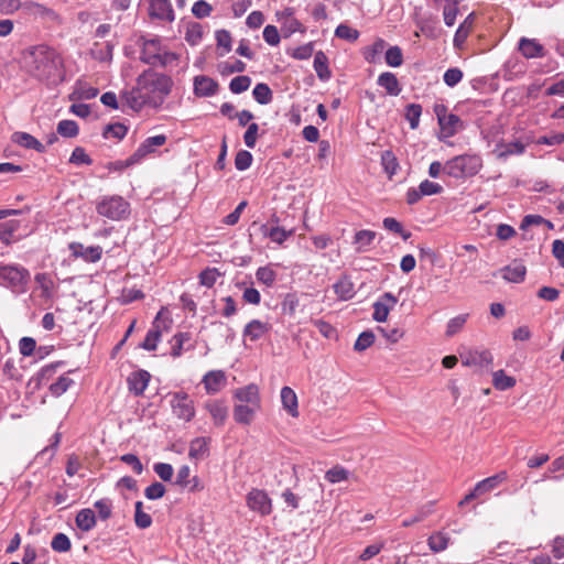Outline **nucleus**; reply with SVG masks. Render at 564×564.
<instances>
[{
    "label": "nucleus",
    "instance_id": "nucleus-1",
    "mask_svg": "<svg viewBox=\"0 0 564 564\" xmlns=\"http://www.w3.org/2000/svg\"><path fill=\"white\" fill-rule=\"evenodd\" d=\"M172 80L169 76L152 70L143 72L137 79V86L123 94L127 105L133 110L144 106L159 107L170 94Z\"/></svg>",
    "mask_w": 564,
    "mask_h": 564
},
{
    "label": "nucleus",
    "instance_id": "nucleus-2",
    "mask_svg": "<svg viewBox=\"0 0 564 564\" xmlns=\"http://www.w3.org/2000/svg\"><path fill=\"white\" fill-rule=\"evenodd\" d=\"M28 73L35 79L56 85L64 77V62L61 54L47 45H36L25 55Z\"/></svg>",
    "mask_w": 564,
    "mask_h": 564
},
{
    "label": "nucleus",
    "instance_id": "nucleus-3",
    "mask_svg": "<svg viewBox=\"0 0 564 564\" xmlns=\"http://www.w3.org/2000/svg\"><path fill=\"white\" fill-rule=\"evenodd\" d=\"M177 59V55L165 48L159 37L143 41L141 61L153 66H167Z\"/></svg>",
    "mask_w": 564,
    "mask_h": 564
},
{
    "label": "nucleus",
    "instance_id": "nucleus-4",
    "mask_svg": "<svg viewBox=\"0 0 564 564\" xmlns=\"http://www.w3.org/2000/svg\"><path fill=\"white\" fill-rule=\"evenodd\" d=\"M481 167V160L477 155H458L444 164V173L460 178L475 175Z\"/></svg>",
    "mask_w": 564,
    "mask_h": 564
},
{
    "label": "nucleus",
    "instance_id": "nucleus-5",
    "mask_svg": "<svg viewBox=\"0 0 564 564\" xmlns=\"http://www.w3.org/2000/svg\"><path fill=\"white\" fill-rule=\"evenodd\" d=\"M172 324L173 321L169 312L165 308H161L140 347L149 351L155 350L162 335L171 330Z\"/></svg>",
    "mask_w": 564,
    "mask_h": 564
},
{
    "label": "nucleus",
    "instance_id": "nucleus-6",
    "mask_svg": "<svg viewBox=\"0 0 564 564\" xmlns=\"http://www.w3.org/2000/svg\"><path fill=\"white\" fill-rule=\"evenodd\" d=\"M98 215L111 220H121L130 214V204L121 196H105L96 206Z\"/></svg>",
    "mask_w": 564,
    "mask_h": 564
},
{
    "label": "nucleus",
    "instance_id": "nucleus-7",
    "mask_svg": "<svg viewBox=\"0 0 564 564\" xmlns=\"http://www.w3.org/2000/svg\"><path fill=\"white\" fill-rule=\"evenodd\" d=\"M30 280V272L22 265L0 264V281L6 286L23 292Z\"/></svg>",
    "mask_w": 564,
    "mask_h": 564
},
{
    "label": "nucleus",
    "instance_id": "nucleus-8",
    "mask_svg": "<svg viewBox=\"0 0 564 564\" xmlns=\"http://www.w3.org/2000/svg\"><path fill=\"white\" fill-rule=\"evenodd\" d=\"M170 395L173 414L185 422L192 421L195 416V405L189 395L183 391L173 392Z\"/></svg>",
    "mask_w": 564,
    "mask_h": 564
},
{
    "label": "nucleus",
    "instance_id": "nucleus-9",
    "mask_svg": "<svg viewBox=\"0 0 564 564\" xmlns=\"http://www.w3.org/2000/svg\"><path fill=\"white\" fill-rule=\"evenodd\" d=\"M248 508L264 517L272 512V500L268 494L258 488H252L246 497Z\"/></svg>",
    "mask_w": 564,
    "mask_h": 564
},
{
    "label": "nucleus",
    "instance_id": "nucleus-10",
    "mask_svg": "<svg viewBox=\"0 0 564 564\" xmlns=\"http://www.w3.org/2000/svg\"><path fill=\"white\" fill-rule=\"evenodd\" d=\"M518 50L527 59L542 58L546 55L545 47L538 40L524 36L519 40Z\"/></svg>",
    "mask_w": 564,
    "mask_h": 564
},
{
    "label": "nucleus",
    "instance_id": "nucleus-11",
    "mask_svg": "<svg viewBox=\"0 0 564 564\" xmlns=\"http://www.w3.org/2000/svg\"><path fill=\"white\" fill-rule=\"evenodd\" d=\"M397 302V297L390 292H386L383 295H381L380 299L373 304V319L379 323L386 322L389 312L394 307Z\"/></svg>",
    "mask_w": 564,
    "mask_h": 564
},
{
    "label": "nucleus",
    "instance_id": "nucleus-12",
    "mask_svg": "<svg viewBox=\"0 0 564 564\" xmlns=\"http://www.w3.org/2000/svg\"><path fill=\"white\" fill-rule=\"evenodd\" d=\"M149 14L153 19L173 22L174 10L170 0H149Z\"/></svg>",
    "mask_w": 564,
    "mask_h": 564
},
{
    "label": "nucleus",
    "instance_id": "nucleus-13",
    "mask_svg": "<svg viewBox=\"0 0 564 564\" xmlns=\"http://www.w3.org/2000/svg\"><path fill=\"white\" fill-rule=\"evenodd\" d=\"M72 254L76 258H82L86 262L95 263L101 259L102 248L100 246L85 247L80 242H72L69 245Z\"/></svg>",
    "mask_w": 564,
    "mask_h": 564
},
{
    "label": "nucleus",
    "instance_id": "nucleus-14",
    "mask_svg": "<svg viewBox=\"0 0 564 564\" xmlns=\"http://www.w3.org/2000/svg\"><path fill=\"white\" fill-rule=\"evenodd\" d=\"M234 395L238 403L261 408L259 387L254 383L237 389Z\"/></svg>",
    "mask_w": 564,
    "mask_h": 564
},
{
    "label": "nucleus",
    "instance_id": "nucleus-15",
    "mask_svg": "<svg viewBox=\"0 0 564 564\" xmlns=\"http://www.w3.org/2000/svg\"><path fill=\"white\" fill-rule=\"evenodd\" d=\"M21 8H23L24 12L29 17H33L35 19H42L47 21H55L58 19V14L53 9L42 3L26 1L21 6Z\"/></svg>",
    "mask_w": 564,
    "mask_h": 564
},
{
    "label": "nucleus",
    "instance_id": "nucleus-16",
    "mask_svg": "<svg viewBox=\"0 0 564 564\" xmlns=\"http://www.w3.org/2000/svg\"><path fill=\"white\" fill-rule=\"evenodd\" d=\"M226 382V373L223 370L208 371L202 379V383L208 394H215L221 391Z\"/></svg>",
    "mask_w": 564,
    "mask_h": 564
},
{
    "label": "nucleus",
    "instance_id": "nucleus-17",
    "mask_svg": "<svg viewBox=\"0 0 564 564\" xmlns=\"http://www.w3.org/2000/svg\"><path fill=\"white\" fill-rule=\"evenodd\" d=\"M492 355L489 350H470L466 355H462L464 366H476L488 368L492 364Z\"/></svg>",
    "mask_w": 564,
    "mask_h": 564
},
{
    "label": "nucleus",
    "instance_id": "nucleus-18",
    "mask_svg": "<svg viewBox=\"0 0 564 564\" xmlns=\"http://www.w3.org/2000/svg\"><path fill=\"white\" fill-rule=\"evenodd\" d=\"M166 142L164 134H158L147 138L138 149L132 153L140 163L145 156L153 153L156 148L162 147Z\"/></svg>",
    "mask_w": 564,
    "mask_h": 564
},
{
    "label": "nucleus",
    "instance_id": "nucleus-19",
    "mask_svg": "<svg viewBox=\"0 0 564 564\" xmlns=\"http://www.w3.org/2000/svg\"><path fill=\"white\" fill-rule=\"evenodd\" d=\"M204 409L212 416L216 426L225 424L228 416V408L221 400H208L204 403Z\"/></svg>",
    "mask_w": 564,
    "mask_h": 564
},
{
    "label": "nucleus",
    "instance_id": "nucleus-20",
    "mask_svg": "<svg viewBox=\"0 0 564 564\" xmlns=\"http://www.w3.org/2000/svg\"><path fill=\"white\" fill-rule=\"evenodd\" d=\"M218 90L216 80L208 76H196L194 79V93L198 97L214 96Z\"/></svg>",
    "mask_w": 564,
    "mask_h": 564
},
{
    "label": "nucleus",
    "instance_id": "nucleus-21",
    "mask_svg": "<svg viewBox=\"0 0 564 564\" xmlns=\"http://www.w3.org/2000/svg\"><path fill=\"white\" fill-rule=\"evenodd\" d=\"M438 124L441 128L442 139L451 138L464 129V122L458 116L454 113H449L445 119H441Z\"/></svg>",
    "mask_w": 564,
    "mask_h": 564
},
{
    "label": "nucleus",
    "instance_id": "nucleus-22",
    "mask_svg": "<svg viewBox=\"0 0 564 564\" xmlns=\"http://www.w3.org/2000/svg\"><path fill=\"white\" fill-rule=\"evenodd\" d=\"M150 373L145 370H139L130 375L128 378L129 390L135 395H141L148 388Z\"/></svg>",
    "mask_w": 564,
    "mask_h": 564
},
{
    "label": "nucleus",
    "instance_id": "nucleus-23",
    "mask_svg": "<svg viewBox=\"0 0 564 564\" xmlns=\"http://www.w3.org/2000/svg\"><path fill=\"white\" fill-rule=\"evenodd\" d=\"M281 402L283 409L292 416H299V401L294 390L290 387H283L281 389Z\"/></svg>",
    "mask_w": 564,
    "mask_h": 564
},
{
    "label": "nucleus",
    "instance_id": "nucleus-24",
    "mask_svg": "<svg viewBox=\"0 0 564 564\" xmlns=\"http://www.w3.org/2000/svg\"><path fill=\"white\" fill-rule=\"evenodd\" d=\"M503 280L511 283H520L524 280L527 269L520 262H512L500 271Z\"/></svg>",
    "mask_w": 564,
    "mask_h": 564
},
{
    "label": "nucleus",
    "instance_id": "nucleus-25",
    "mask_svg": "<svg viewBox=\"0 0 564 564\" xmlns=\"http://www.w3.org/2000/svg\"><path fill=\"white\" fill-rule=\"evenodd\" d=\"M271 326L259 319H252L249 322L243 329V336L254 341L261 338L264 334L270 330Z\"/></svg>",
    "mask_w": 564,
    "mask_h": 564
},
{
    "label": "nucleus",
    "instance_id": "nucleus-26",
    "mask_svg": "<svg viewBox=\"0 0 564 564\" xmlns=\"http://www.w3.org/2000/svg\"><path fill=\"white\" fill-rule=\"evenodd\" d=\"M378 85L386 89L390 96H398L401 93V86L393 73L384 72L378 77Z\"/></svg>",
    "mask_w": 564,
    "mask_h": 564
},
{
    "label": "nucleus",
    "instance_id": "nucleus-27",
    "mask_svg": "<svg viewBox=\"0 0 564 564\" xmlns=\"http://www.w3.org/2000/svg\"><path fill=\"white\" fill-rule=\"evenodd\" d=\"M258 410H260V408L237 403L234 408V419L237 423L248 425L253 420Z\"/></svg>",
    "mask_w": 564,
    "mask_h": 564
},
{
    "label": "nucleus",
    "instance_id": "nucleus-28",
    "mask_svg": "<svg viewBox=\"0 0 564 564\" xmlns=\"http://www.w3.org/2000/svg\"><path fill=\"white\" fill-rule=\"evenodd\" d=\"M508 478L507 471H500L494 476H490L479 482L476 484V491L480 494V496L489 492L495 489L499 484L506 481Z\"/></svg>",
    "mask_w": 564,
    "mask_h": 564
},
{
    "label": "nucleus",
    "instance_id": "nucleus-29",
    "mask_svg": "<svg viewBox=\"0 0 564 564\" xmlns=\"http://www.w3.org/2000/svg\"><path fill=\"white\" fill-rule=\"evenodd\" d=\"M209 442L208 437H196L189 444L188 455L194 459H203L208 455L209 451Z\"/></svg>",
    "mask_w": 564,
    "mask_h": 564
},
{
    "label": "nucleus",
    "instance_id": "nucleus-30",
    "mask_svg": "<svg viewBox=\"0 0 564 564\" xmlns=\"http://www.w3.org/2000/svg\"><path fill=\"white\" fill-rule=\"evenodd\" d=\"M75 522L78 529L88 532L96 525V516L89 508L82 509L77 513Z\"/></svg>",
    "mask_w": 564,
    "mask_h": 564
},
{
    "label": "nucleus",
    "instance_id": "nucleus-31",
    "mask_svg": "<svg viewBox=\"0 0 564 564\" xmlns=\"http://www.w3.org/2000/svg\"><path fill=\"white\" fill-rule=\"evenodd\" d=\"M13 141L25 149H34L39 152L44 151V145L26 132H15L13 134Z\"/></svg>",
    "mask_w": 564,
    "mask_h": 564
},
{
    "label": "nucleus",
    "instance_id": "nucleus-32",
    "mask_svg": "<svg viewBox=\"0 0 564 564\" xmlns=\"http://www.w3.org/2000/svg\"><path fill=\"white\" fill-rule=\"evenodd\" d=\"M113 46L110 43L100 44L94 43L90 47V56L99 62H109L112 58Z\"/></svg>",
    "mask_w": 564,
    "mask_h": 564
},
{
    "label": "nucleus",
    "instance_id": "nucleus-33",
    "mask_svg": "<svg viewBox=\"0 0 564 564\" xmlns=\"http://www.w3.org/2000/svg\"><path fill=\"white\" fill-rule=\"evenodd\" d=\"M334 291L344 301L350 300L355 295L354 283L346 276L334 284Z\"/></svg>",
    "mask_w": 564,
    "mask_h": 564
},
{
    "label": "nucleus",
    "instance_id": "nucleus-34",
    "mask_svg": "<svg viewBox=\"0 0 564 564\" xmlns=\"http://www.w3.org/2000/svg\"><path fill=\"white\" fill-rule=\"evenodd\" d=\"M386 41L382 39H378L373 42L372 45L366 47L364 50V57L368 63L375 64L379 61L380 55L386 48Z\"/></svg>",
    "mask_w": 564,
    "mask_h": 564
},
{
    "label": "nucleus",
    "instance_id": "nucleus-35",
    "mask_svg": "<svg viewBox=\"0 0 564 564\" xmlns=\"http://www.w3.org/2000/svg\"><path fill=\"white\" fill-rule=\"evenodd\" d=\"M376 238V232L371 230H359L356 232L354 243L357 245L358 252H365Z\"/></svg>",
    "mask_w": 564,
    "mask_h": 564
},
{
    "label": "nucleus",
    "instance_id": "nucleus-36",
    "mask_svg": "<svg viewBox=\"0 0 564 564\" xmlns=\"http://www.w3.org/2000/svg\"><path fill=\"white\" fill-rule=\"evenodd\" d=\"M191 340L189 333H178L173 336V345L171 355L176 358L180 357L184 350H189L192 346L185 347V344Z\"/></svg>",
    "mask_w": 564,
    "mask_h": 564
},
{
    "label": "nucleus",
    "instance_id": "nucleus-37",
    "mask_svg": "<svg viewBox=\"0 0 564 564\" xmlns=\"http://www.w3.org/2000/svg\"><path fill=\"white\" fill-rule=\"evenodd\" d=\"M492 384L497 390L505 391L516 386V379L498 370L492 373Z\"/></svg>",
    "mask_w": 564,
    "mask_h": 564
},
{
    "label": "nucleus",
    "instance_id": "nucleus-38",
    "mask_svg": "<svg viewBox=\"0 0 564 564\" xmlns=\"http://www.w3.org/2000/svg\"><path fill=\"white\" fill-rule=\"evenodd\" d=\"M217 41V50L220 56L229 53L231 51V35L227 30H218L215 34Z\"/></svg>",
    "mask_w": 564,
    "mask_h": 564
},
{
    "label": "nucleus",
    "instance_id": "nucleus-39",
    "mask_svg": "<svg viewBox=\"0 0 564 564\" xmlns=\"http://www.w3.org/2000/svg\"><path fill=\"white\" fill-rule=\"evenodd\" d=\"M381 164L384 172L391 178L399 169V163L395 155L391 151H383L381 154Z\"/></svg>",
    "mask_w": 564,
    "mask_h": 564
},
{
    "label": "nucleus",
    "instance_id": "nucleus-40",
    "mask_svg": "<svg viewBox=\"0 0 564 564\" xmlns=\"http://www.w3.org/2000/svg\"><path fill=\"white\" fill-rule=\"evenodd\" d=\"M134 507H135V511H134L135 525L140 529L149 528L152 524V518L149 513L143 511L142 501H137Z\"/></svg>",
    "mask_w": 564,
    "mask_h": 564
},
{
    "label": "nucleus",
    "instance_id": "nucleus-41",
    "mask_svg": "<svg viewBox=\"0 0 564 564\" xmlns=\"http://www.w3.org/2000/svg\"><path fill=\"white\" fill-rule=\"evenodd\" d=\"M314 69L321 79H327L330 76L327 66V58L323 52H318L314 56Z\"/></svg>",
    "mask_w": 564,
    "mask_h": 564
},
{
    "label": "nucleus",
    "instance_id": "nucleus-42",
    "mask_svg": "<svg viewBox=\"0 0 564 564\" xmlns=\"http://www.w3.org/2000/svg\"><path fill=\"white\" fill-rule=\"evenodd\" d=\"M74 383L73 379L68 376H61L54 383L50 386V392L54 397H61L65 393L69 387Z\"/></svg>",
    "mask_w": 564,
    "mask_h": 564
},
{
    "label": "nucleus",
    "instance_id": "nucleus-43",
    "mask_svg": "<svg viewBox=\"0 0 564 564\" xmlns=\"http://www.w3.org/2000/svg\"><path fill=\"white\" fill-rule=\"evenodd\" d=\"M524 144L520 141H513L506 144L498 145L499 156L507 158L509 155L522 154L524 152Z\"/></svg>",
    "mask_w": 564,
    "mask_h": 564
},
{
    "label": "nucleus",
    "instance_id": "nucleus-44",
    "mask_svg": "<svg viewBox=\"0 0 564 564\" xmlns=\"http://www.w3.org/2000/svg\"><path fill=\"white\" fill-rule=\"evenodd\" d=\"M252 95L254 99L261 105H268L272 100V91L267 84H257L253 88Z\"/></svg>",
    "mask_w": 564,
    "mask_h": 564
},
{
    "label": "nucleus",
    "instance_id": "nucleus-45",
    "mask_svg": "<svg viewBox=\"0 0 564 564\" xmlns=\"http://www.w3.org/2000/svg\"><path fill=\"white\" fill-rule=\"evenodd\" d=\"M427 543L433 552H442L448 545V536L443 532H436L429 538Z\"/></svg>",
    "mask_w": 564,
    "mask_h": 564
},
{
    "label": "nucleus",
    "instance_id": "nucleus-46",
    "mask_svg": "<svg viewBox=\"0 0 564 564\" xmlns=\"http://www.w3.org/2000/svg\"><path fill=\"white\" fill-rule=\"evenodd\" d=\"M99 90L95 87L87 85L84 82H77L73 95H76L78 99H93L98 95Z\"/></svg>",
    "mask_w": 564,
    "mask_h": 564
},
{
    "label": "nucleus",
    "instance_id": "nucleus-47",
    "mask_svg": "<svg viewBox=\"0 0 564 564\" xmlns=\"http://www.w3.org/2000/svg\"><path fill=\"white\" fill-rule=\"evenodd\" d=\"M264 228V235L268 236L273 242H276L279 245L283 243L290 236H292L293 230L286 231L285 229L281 227H272L268 229Z\"/></svg>",
    "mask_w": 564,
    "mask_h": 564
},
{
    "label": "nucleus",
    "instance_id": "nucleus-48",
    "mask_svg": "<svg viewBox=\"0 0 564 564\" xmlns=\"http://www.w3.org/2000/svg\"><path fill=\"white\" fill-rule=\"evenodd\" d=\"M422 115V107L419 104H410L405 108V118L410 123L411 129L419 127L420 117Z\"/></svg>",
    "mask_w": 564,
    "mask_h": 564
},
{
    "label": "nucleus",
    "instance_id": "nucleus-49",
    "mask_svg": "<svg viewBox=\"0 0 564 564\" xmlns=\"http://www.w3.org/2000/svg\"><path fill=\"white\" fill-rule=\"evenodd\" d=\"M467 318L468 314H460L451 318L446 326V336L452 337L458 332H460L464 325L466 324Z\"/></svg>",
    "mask_w": 564,
    "mask_h": 564
},
{
    "label": "nucleus",
    "instance_id": "nucleus-50",
    "mask_svg": "<svg viewBox=\"0 0 564 564\" xmlns=\"http://www.w3.org/2000/svg\"><path fill=\"white\" fill-rule=\"evenodd\" d=\"M386 63L391 67H399L403 63L402 50L399 46H391L386 51Z\"/></svg>",
    "mask_w": 564,
    "mask_h": 564
},
{
    "label": "nucleus",
    "instance_id": "nucleus-51",
    "mask_svg": "<svg viewBox=\"0 0 564 564\" xmlns=\"http://www.w3.org/2000/svg\"><path fill=\"white\" fill-rule=\"evenodd\" d=\"M51 547L55 552L64 553L68 552L72 547L69 538L64 533H57L53 536Z\"/></svg>",
    "mask_w": 564,
    "mask_h": 564
},
{
    "label": "nucleus",
    "instance_id": "nucleus-52",
    "mask_svg": "<svg viewBox=\"0 0 564 564\" xmlns=\"http://www.w3.org/2000/svg\"><path fill=\"white\" fill-rule=\"evenodd\" d=\"M56 130L62 137L74 138L78 134V124L73 120H62Z\"/></svg>",
    "mask_w": 564,
    "mask_h": 564
},
{
    "label": "nucleus",
    "instance_id": "nucleus-53",
    "mask_svg": "<svg viewBox=\"0 0 564 564\" xmlns=\"http://www.w3.org/2000/svg\"><path fill=\"white\" fill-rule=\"evenodd\" d=\"M127 131L128 129L124 124L117 122L106 126L102 134L106 139L113 138L121 140L127 134Z\"/></svg>",
    "mask_w": 564,
    "mask_h": 564
},
{
    "label": "nucleus",
    "instance_id": "nucleus-54",
    "mask_svg": "<svg viewBox=\"0 0 564 564\" xmlns=\"http://www.w3.org/2000/svg\"><path fill=\"white\" fill-rule=\"evenodd\" d=\"M349 471L341 466H335L326 471L325 479L330 484H337L348 478Z\"/></svg>",
    "mask_w": 564,
    "mask_h": 564
},
{
    "label": "nucleus",
    "instance_id": "nucleus-55",
    "mask_svg": "<svg viewBox=\"0 0 564 564\" xmlns=\"http://www.w3.org/2000/svg\"><path fill=\"white\" fill-rule=\"evenodd\" d=\"M250 85H251L250 77L246 76V75H241V76L234 77L231 79V82L229 84V88H230L231 93H234V94H241V93L248 90Z\"/></svg>",
    "mask_w": 564,
    "mask_h": 564
},
{
    "label": "nucleus",
    "instance_id": "nucleus-56",
    "mask_svg": "<svg viewBox=\"0 0 564 564\" xmlns=\"http://www.w3.org/2000/svg\"><path fill=\"white\" fill-rule=\"evenodd\" d=\"M383 227L389 230V231H392V232H395V234H399L401 235V237L406 240L410 238L411 234L409 231H404L401 223H399L395 218L393 217H387L383 219Z\"/></svg>",
    "mask_w": 564,
    "mask_h": 564
},
{
    "label": "nucleus",
    "instance_id": "nucleus-57",
    "mask_svg": "<svg viewBox=\"0 0 564 564\" xmlns=\"http://www.w3.org/2000/svg\"><path fill=\"white\" fill-rule=\"evenodd\" d=\"M69 162L75 165H90L93 160L86 153L85 149L77 147L73 150Z\"/></svg>",
    "mask_w": 564,
    "mask_h": 564
},
{
    "label": "nucleus",
    "instance_id": "nucleus-58",
    "mask_svg": "<svg viewBox=\"0 0 564 564\" xmlns=\"http://www.w3.org/2000/svg\"><path fill=\"white\" fill-rule=\"evenodd\" d=\"M94 507L97 509L98 517L101 520H108L111 517L112 503H111L110 499L104 498V499L97 500L94 503Z\"/></svg>",
    "mask_w": 564,
    "mask_h": 564
},
{
    "label": "nucleus",
    "instance_id": "nucleus-59",
    "mask_svg": "<svg viewBox=\"0 0 564 564\" xmlns=\"http://www.w3.org/2000/svg\"><path fill=\"white\" fill-rule=\"evenodd\" d=\"M373 341H375V335L372 332H370V330L362 332L358 336V338L354 345V348L357 351H364L367 348H369L373 344Z\"/></svg>",
    "mask_w": 564,
    "mask_h": 564
},
{
    "label": "nucleus",
    "instance_id": "nucleus-60",
    "mask_svg": "<svg viewBox=\"0 0 564 564\" xmlns=\"http://www.w3.org/2000/svg\"><path fill=\"white\" fill-rule=\"evenodd\" d=\"M219 276L220 272L216 268L206 269L199 274V281L202 285L212 288Z\"/></svg>",
    "mask_w": 564,
    "mask_h": 564
},
{
    "label": "nucleus",
    "instance_id": "nucleus-61",
    "mask_svg": "<svg viewBox=\"0 0 564 564\" xmlns=\"http://www.w3.org/2000/svg\"><path fill=\"white\" fill-rule=\"evenodd\" d=\"M252 163V154L249 151L241 150L235 158V166L238 171H245L250 167Z\"/></svg>",
    "mask_w": 564,
    "mask_h": 564
},
{
    "label": "nucleus",
    "instance_id": "nucleus-62",
    "mask_svg": "<svg viewBox=\"0 0 564 564\" xmlns=\"http://www.w3.org/2000/svg\"><path fill=\"white\" fill-rule=\"evenodd\" d=\"M335 34L339 39H344L350 42H354L358 39L359 32L346 24H339L336 30Z\"/></svg>",
    "mask_w": 564,
    "mask_h": 564
},
{
    "label": "nucleus",
    "instance_id": "nucleus-63",
    "mask_svg": "<svg viewBox=\"0 0 564 564\" xmlns=\"http://www.w3.org/2000/svg\"><path fill=\"white\" fill-rule=\"evenodd\" d=\"M257 280L267 286H271L275 281V272L268 268L261 267L256 272Z\"/></svg>",
    "mask_w": 564,
    "mask_h": 564
},
{
    "label": "nucleus",
    "instance_id": "nucleus-64",
    "mask_svg": "<svg viewBox=\"0 0 564 564\" xmlns=\"http://www.w3.org/2000/svg\"><path fill=\"white\" fill-rule=\"evenodd\" d=\"M443 79L448 87H454L463 79V72L457 67L448 68Z\"/></svg>",
    "mask_w": 564,
    "mask_h": 564
}]
</instances>
